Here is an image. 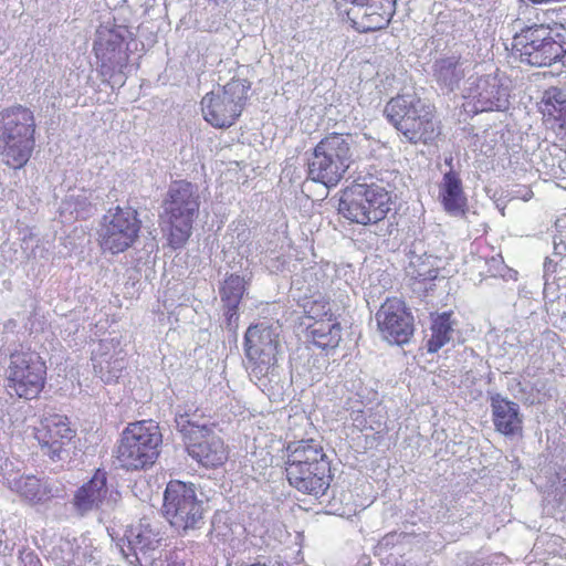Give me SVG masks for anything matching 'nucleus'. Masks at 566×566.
Here are the masks:
<instances>
[{
	"label": "nucleus",
	"mask_w": 566,
	"mask_h": 566,
	"mask_svg": "<svg viewBox=\"0 0 566 566\" xmlns=\"http://www.w3.org/2000/svg\"><path fill=\"white\" fill-rule=\"evenodd\" d=\"M279 326L266 323L252 325L245 333V354L251 361V376L265 386L263 379L272 380L276 376V363L280 352Z\"/></svg>",
	"instance_id": "1a4fd4ad"
},
{
	"label": "nucleus",
	"mask_w": 566,
	"mask_h": 566,
	"mask_svg": "<svg viewBox=\"0 0 566 566\" xmlns=\"http://www.w3.org/2000/svg\"><path fill=\"white\" fill-rule=\"evenodd\" d=\"M378 331L388 343L406 344L413 333L412 316L399 298H388L376 313Z\"/></svg>",
	"instance_id": "dca6fc26"
},
{
	"label": "nucleus",
	"mask_w": 566,
	"mask_h": 566,
	"mask_svg": "<svg viewBox=\"0 0 566 566\" xmlns=\"http://www.w3.org/2000/svg\"><path fill=\"white\" fill-rule=\"evenodd\" d=\"M125 538L140 565L143 563L154 565L160 557L158 548L161 538L148 518H143L137 524L130 525L125 533Z\"/></svg>",
	"instance_id": "a211bd4d"
},
{
	"label": "nucleus",
	"mask_w": 566,
	"mask_h": 566,
	"mask_svg": "<svg viewBox=\"0 0 566 566\" xmlns=\"http://www.w3.org/2000/svg\"><path fill=\"white\" fill-rule=\"evenodd\" d=\"M385 114L410 143H428L438 135L431 105L416 93H403L391 98L385 107Z\"/></svg>",
	"instance_id": "7ed1b4c3"
},
{
	"label": "nucleus",
	"mask_w": 566,
	"mask_h": 566,
	"mask_svg": "<svg viewBox=\"0 0 566 566\" xmlns=\"http://www.w3.org/2000/svg\"><path fill=\"white\" fill-rule=\"evenodd\" d=\"M492 419L496 431L504 436H514L522 430V416L517 403L494 395L491 398Z\"/></svg>",
	"instance_id": "b1692460"
},
{
	"label": "nucleus",
	"mask_w": 566,
	"mask_h": 566,
	"mask_svg": "<svg viewBox=\"0 0 566 566\" xmlns=\"http://www.w3.org/2000/svg\"><path fill=\"white\" fill-rule=\"evenodd\" d=\"M439 200L443 209L451 216H463L467 208V197L462 180L455 170L443 174L439 184Z\"/></svg>",
	"instance_id": "393cba45"
},
{
	"label": "nucleus",
	"mask_w": 566,
	"mask_h": 566,
	"mask_svg": "<svg viewBox=\"0 0 566 566\" xmlns=\"http://www.w3.org/2000/svg\"><path fill=\"white\" fill-rule=\"evenodd\" d=\"M307 329L313 343L323 349L337 347L342 338V327L337 316L314 322Z\"/></svg>",
	"instance_id": "bb28decb"
},
{
	"label": "nucleus",
	"mask_w": 566,
	"mask_h": 566,
	"mask_svg": "<svg viewBox=\"0 0 566 566\" xmlns=\"http://www.w3.org/2000/svg\"><path fill=\"white\" fill-rule=\"evenodd\" d=\"M337 9L347 15L359 32L385 28L392 14L395 0H337Z\"/></svg>",
	"instance_id": "2eb2a0df"
},
{
	"label": "nucleus",
	"mask_w": 566,
	"mask_h": 566,
	"mask_svg": "<svg viewBox=\"0 0 566 566\" xmlns=\"http://www.w3.org/2000/svg\"><path fill=\"white\" fill-rule=\"evenodd\" d=\"M163 437L151 420L129 423L122 432L116 458L126 470H140L153 465L159 455Z\"/></svg>",
	"instance_id": "423d86ee"
},
{
	"label": "nucleus",
	"mask_w": 566,
	"mask_h": 566,
	"mask_svg": "<svg viewBox=\"0 0 566 566\" xmlns=\"http://www.w3.org/2000/svg\"><path fill=\"white\" fill-rule=\"evenodd\" d=\"M34 437L45 454L53 460H60L65 452V446L73 439L74 431L65 417L51 415L41 420L35 428Z\"/></svg>",
	"instance_id": "f3484780"
},
{
	"label": "nucleus",
	"mask_w": 566,
	"mask_h": 566,
	"mask_svg": "<svg viewBox=\"0 0 566 566\" xmlns=\"http://www.w3.org/2000/svg\"><path fill=\"white\" fill-rule=\"evenodd\" d=\"M433 70L437 81L449 90L458 86L465 72L464 62L455 55L436 61Z\"/></svg>",
	"instance_id": "cd10ccee"
},
{
	"label": "nucleus",
	"mask_w": 566,
	"mask_h": 566,
	"mask_svg": "<svg viewBox=\"0 0 566 566\" xmlns=\"http://www.w3.org/2000/svg\"><path fill=\"white\" fill-rule=\"evenodd\" d=\"M163 507L166 518L177 530L196 528L203 517L202 502L197 499L195 485L181 481L167 484Z\"/></svg>",
	"instance_id": "f8f14e48"
},
{
	"label": "nucleus",
	"mask_w": 566,
	"mask_h": 566,
	"mask_svg": "<svg viewBox=\"0 0 566 566\" xmlns=\"http://www.w3.org/2000/svg\"><path fill=\"white\" fill-rule=\"evenodd\" d=\"M139 230L136 210L120 207L109 209L101 223V245L113 254L124 252L137 240Z\"/></svg>",
	"instance_id": "4468645a"
},
{
	"label": "nucleus",
	"mask_w": 566,
	"mask_h": 566,
	"mask_svg": "<svg viewBox=\"0 0 566 566\" xmlns=\"http://www.w3.org/2000/svg\"><path fill=\"white\" fill-rule=\"evenodd\" d=\"M94 51L103 69L123 72L128 55L123 50V38L116 31L99 28L96 32Z\"/></svg>",
	"instance_id": "aec40b11"
},
{
	"label": "nucleus",
	"mask_w": 566,
	"mask_h": 566,
	"mask_svg": "<svg viewBox=\"0 0 566 566\" xmlns=\"http://www.w3.org/2000/svg\"><path fill=\"white\" fill-rule=\"evenodd\" d=\"M93 366L104 382L118 379L125 367V354L119 342L114 338L101 340L93 350Z\"/></svg>",
	"instance_id": "412c9836"
},
{
	"label": "nucleus",
	"mask_w": 566,
	"mask_h": 566,
	"mask_svg": "<svg viewBox=\"0 0 566 566\" xmlns=\"http://www.w3.org/2000/svg\"><path fill=\"white\" fill-rule=\"evenodd\" d=\"M245 280L239 275H230L220 290L221 301L228 308L229 321L237 315V308L245 291Z\"/></svg>",
	"instance_id": "c756f323"
},
{
	"label": "nucleus",
	"mask_w": 566,
	"mask_h": 566,
	"mask_svg": "<svg viewBox=\"0 0 566 566\" xmlns=\"http://www.w3.org/2000/svg\"><path fill=\"white\" fill-rule=\"evenodd\" d=\"M444 164H446V166L449 167V170H454V168H453V157L451 155H449V156H447L444 158Z\"/></svg>",
	"instance_id": "e433bc0d"
},
{
	"label": "nucleus",
	"mask_w": 566,
	"mask_h": 566,
	"mask_svg": "<svg viewBox=\"0 0 566 566\" xmlns=\"http://www.w3.org/2000/svg\"><path fill=\"white\" fill-rule=\"evenodd\" d=\"M302 306L307 317L314 322L335 317L339 312V305L336 302H331L319 294L305 298Z\"/></svg>",
	"instance_id": "473e14b6"
},
{
	"label": "nucleus",
	"mask_w": 566,
	"mask_h": 566,
	"mask_svg": "<svg viewBox=\"0 0 566 566\" xmlns=\"http://www.w3.org/2000/svg\"><path fill=\"white\" fill-rule=\"evenodd\" d=\"M354 161L352 136L332 134L314 148L308 160V178L326 188L335 187Z\"/></svg>",
	"instance_id": "39448f33"
},
{
	"label": "nucleus",
	"mask_w": 566,
	"mask_h": 566,
	"mask_svg": "<svg viewBox=\"0 0 566 566\" xmlns=\"http://www.w3.org/2000/svg\"><path fill=\"white\" fill-rule=\"evenodd\" d=\"M554 263L553 259H548V261L545 263L546 271L551 270L552 264Z\"/></svg>",
	"instance_id": "58836bf2"
},
{
	"label": "nucleus",
	"mask_w": 566,
	"mask_h": 566,
	"mask_svg": "<svg viewBox=\"0 0 566 566\" xmlns=\"http://www.w3.org/2000/svg\"><path fill=\"white\" fill-rule=\"evenodd\" d=\"M286 536H287V533L281 526H279V534L276 536V539L279 542H283Z\"/></svg>",
	"instance_id": "4c0bfd02"
},
{
	"label": "nucleus",
	"mask_w": 566,
	"mask_h": 566,
	"mask_svg": "<svg viewBox=\"0 0 566 566\" xmlns=\"http://www.w3.org/2000/svg\"><path fill=\"white\" fill-rule=\"evenodd\" d=\"M553 150L556 151L554 157H557V164L555 158H552V163L544 159V167L547 169V175L557 178L560 174H566V153H563L556 146L553 147Z\"/></svg>",
	"instance_id": "72a5a7b5"
},
{
	"label": "nucleus",
	"mask_w": 566,
	"mask_h": 566,
	"mask_svg": "<svg viewBox=\"0 0 566 566\" xmlns=\"http://www.w3.org/2000/svg\"><path fill=\"white\" fill-rule=\"evenodd\" d=\"M109 502L106 473L99 470L74 495V506L81 514L99 509Z\"/></svg>",
	"instance_id": "4be33fe9"
},
{
	"label": "nucleus",
	"mask_w": 566,
	"mask_h": 566,
	"mask_svg": "<svg viewBox=\"0 0 566 566\" xmlns=\"http://www.w3.org/2000/svg\"><path fill=\"white\" fill-rule=\"evenodd\" d=\"M34 117L29 108L14 106L0 113V153L13 168L23 167L34 146Z\"/></svg>",
	"instance_id": "20e7f679"
},
{
	"label": "nucleus",
	"mask_w": 566,
	"mask_h": 566,
	"mask_svg": "<svg viewBox=\"0 0 566 566\" xmlns=\"http://www.w3.org/2000/svg\"><path fill=\"white\" fill-rule=\"evenodd\" d=\"M400 536L401 535L397 533H388L385 535L375 546V555L381 556L392 548L399 542Z\"/></svg>",
	"instance_id": "f704fd0d"
},
{
	"label": "nucleus",
	"mask_w": 566,
	"mask_h": 566,
	"mask_svg": "<svg viewBox=\"0 0 566 566\" xmlns=\"http://www.w3.org/2000/svg\"><path fill=\"white\" fill-rule=\"evenodd\" d=\"M199 206L197 187L192 184L179 180L170 185L164 211L168 223V243L172 249H179L188 241Z\"/></svg>",
	"instance_id": "0eeeda50"
},
{
	"label": "nucleus",
	"mask_w": 566,
	"mask_h": 566,
	"mask_svg": "<svg viewBox=\"0 0 566 566\" xmlns=\"http://www.w3.org/2000/svg\"><path fill=\"white\" fill-rule=\"evenodd\" d=\"M92 196V192L86 190L69 195L61 203V216L66 221L87 218L93 212Z\"/></svg>",
	"instance_id": "c85d7f7f"
},
{
	"label": "nucleus",
	"mask_w": 566,
	"mask_h": 566,
	"mask_svg": "<svg viewBox=\"0 0 566 566\" xmlns=\"http://www.w3.org/2000/svg\"><path fill=\"white\" fill-rule=\"evenodd\" d=\"M390 205L391 196L384 187L355 184L343 191L338 211L350 222L366 226L385 219Z\"/></svg>",
	"instance_id": "6e6552de"
},
{
	"label": "nucleus",
	"mask_w": 566,
	"mask_h": 566,
	"mask_svg": "<svg viewBox=\"0 0 566 566\" xmlns=\"http://www.w3.org/2000/svg\"><path fill=\"white\" fill-rule=\"evenodd\" d=\"M175 422L189 455L201 465L217 468L227 461L228 451L222 439L207 426L197 409L191 406L178 407Z\"/></svg>",
	"instance_id": "f03ea898"
},
{
	"label": "nucleus",
	"mask_w": 566,
	"mask_h": 566,
	"mask_svg": "<svg viewBox=\"0 0 566 566\" xmlns=\"http://www.w3.org/2000/svg\"><path fill=\"white\" fill-rule=\"evenodd\" d=\"M509 90L497 76H484L476 81L467 98L474 102L475 112L504 111L509 106Z\"/></svg>",
	"instance_id": "6ab92c4d"
},
{
	"label": "nucleus",
	"mask_w": 566,
	"mask_h": 566,
	"mask_svg": "<svg viewBox=\"0 0 566 566\" xmlns=\"http://www.w3.org/2000/svg\"><path fill=\"white\" fill-rule=\"evenodd\" d=\"M31 241H33V237H30V238H28V239L25 238V239L23 240V243H24V245H25V247H24V249H28V248H29V242H31Z\"/></svg>",
	"instance_id": "ea45409f"
},
{
	"label": "nucleus",
	"mask_w": 566,
	"mask_h": 566,
	"mask_svg": "<svg viewBox=\"0 0 566 566\" xmlns=\"http://www.w3.org/2000/svg\"><path fill=\"white\" fill-rule=\"evenodd\" d=\"M249 90L248 81L233 78L222 88L206 94L201 99L205 120L217 128L230 127L240 116Z\"/></svg>",
	"instance_id": "9d476101"
},
{
	"label": "nucleus",
	"mask_w": 566,
	"mask_h": 566,
	"mask_svg": "<svg viewBox=\"0 0 566 566\" xmlns=\"http://www.w3.org/2000/svg\"><path fill=\"white\" fill-rule=\"evenodd\" d=\"M46 367L35 352L14 353L7 369V389L11 396L33 399L44 387Z\"/></svg>",
	"instance_id": "9b49d317"
},
{
	"label": "nucleus",
	"mask_w": 566,
	"mask_h": 566,
	"mask_svg": "<svg viewBox=\"0 0 566 566\" xmlns=\"http://www.w3.org/2000/svg\"><path fill=\"white\" fill-rule=\"evenodd\" d=\"M431 337L427 343L429 353H437L448 344L453 334V322L450 313H442L433 318L431 325Z\"/></svg>",
	"instance_id": "7c9ffc66"
},
{
	"label": "nucleus",
	"mask_w": 566,
	"mask_h": 566,
	"mask_svg": "<svg viewBox=\"0 0 566 566\" xmlns=\"http://www.w3.org/2000/svg\"><path fill=\"white\" fill-rule=\"evenodd\" d=\"M545 124L558 136L566 137V90L549 87L542 97Z\"/></svg>",
	"instance_id": "5701e85b"
},
{
	"label": "nucleus",
	"mask_w": 566,
	"mask_h": 566,
	"mask_svg": "<svg viewBox=\"0 0 566 566\" xmlns=\"http://www.w3.org/2000/svg\"><path fill=\"white\" fill-rule=\"evenodd\" d=\"M514 48L522 62L538 67L552 65L565 53L563 45L552 38L549 28L544 24L523 30L515 36Z\"/></svg>",
	"instance_id": "ddd939ff"
},
{
	"label": "nucleus",
	"mask_w": 566,
	"mask_h": 566,
	"mask_svg": "<svg viewBox=\"0 0 566 566\" xmlns=\"http://www.w3.org/2000/svg\"><path fill=\"white\" fill-rule=\"evenodd\" d=\"M8 483L13 492L31 504L44 503L53 497L50 483L31 474L20 475Z\"/></svg>",
	"instance_id": "a878e982"
},
{
	"label": "nucleus",
	"mask_w": 566,
	"mask_h": 566,
	"mask_svg": "<svg viewBox=\"0 0 566 566\" xmlns=\"http://www.w3.org/2000/svg\"><path fill=\"white\" fill-rule=\"evenodd\" d=\"M438 262L439 260L433 255L413 254L407 268L408 275L418 281H432L438 276Z\"/></svg>",
	"instance_id": "2f4dec72"
},
{
	"label": "nucleus",
	"mask_w": 566,
	"mask_h": 566,
	"mask_svg": "<svg viewBox=\"0 0 566 566\" xmlns=\"http://www.w3.org/2000/svg\"><path fill=\"white\" fill-rule=\"evenodd\" d=\"M566 253V244L560 240L557 242L556 239H554V254L555 255H563Z\"/></svg>",
	"instance_id": "c9c22d12"
},
{
	"label": "nucleus",
	"mask_w": 566,
	"mask_h": 566,
	"mask_svg": "<svg viewBox=\"0 0 566 566\" xmlns=\"http://www.w3.org/2000/svg\"><path fill=\"white\" fill-rule=\"evenodd\" d=\"M286 478L298 491L318 496L328 486V463L322 446L314 441L301 440L287 447Z\"/></svg>",
	"instance_id": "f257e3e1"
}]
</instances>
